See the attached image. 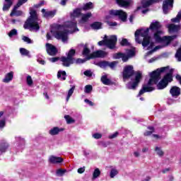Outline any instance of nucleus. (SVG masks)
I'll return each mask as SVG.
<instances>
[{
	"mask_svg": "<svg viewBox=\"0 0 181 181\" xmlns=\"http://www.w3.org/2000/svg\"><path fill=\"white\" fill-rule=\"evenodd\" d=\"M122 77L124 81H127L130 78V81L127 84L128 90H136L141 83V80H142V73L139 71H135L134 66L127 65L123 69Z\"/></svg>",
	"mask_w": 181,
	"mask_h": 181,
	"instance_id": "obj_1",
	"label": "nucleus"
},
{
	"mask_svg": "<svg viewBox=\"0 0 181 181\" xmlns=\"http://www.w3.org/2000/svg\"><path fill=\"white\" fill-rule=\"evenodd\" d=\"M148 28L153 33V39L156 43H166L167 45H170V42L177 37L176 35L164 36L162 37V35H163L162 24L158 21H153Z\"/></svg>",
	"mask_w": 181,
	"mask_h": 181,
	"instance_id": "obj_2",
	"label": "nucleus"
},
{
	"mask_svg": "<svg viewBox=\"0 0 181 181\" xmlns=\"http://www.w3.org/2000/svg\"><path fill=\"white\" fill-rule=\"evenodd\" d=\"M169 70V66L162 67L158 69L156 71H153L150 74V79L147 84H144L142 86V88L139 93V96L142 95L144 93H151L155 90V84H158L159 80H160V74Z\"/></svg>",
	"mask_w": 181,
	"mask_h": 181,
	"instance_id": "obj_3",
	"label": "nucleus"
},
{
	"mask_svg": "<svg viewBox=\"0 0 181 181\" xmlns=\"http://www.w3.org/2000/svg\"><path fill=\"white\" fill-rule=\"evenodd\" d=\"M30 18H28L24 24L25 29H29V30H35V32L39 31L40 27L39 26V23H37V13L36 10L30 9Z\"/></svg>",
	"mask_w": 181,
	"mask_h": 181,
	"instance_id": "obj_4",
	"label": "nucleus"
},
{
	"mask_svg": "<svg viewBox=\"0 0 181 181\" xmlns=\"http://www.w3.org/2000/svg\"><path fill=\"white\" fill-rule=\"evenodd\" d=\"M51 33H52L55 39L62 40V42H67L69 31L64 29L62 25H57L55 26V30L53 28L51 30Z\"/></svg>",
	"mask_w": 181,
	"mask_h": 181,
	"instance_id": "obj_5",
	"label": "nucleus"
},
{
	"mask_svg": "<svg viewBox=\"0 0 181 181\" xmlns=\"http://www.w3.org/2000/svg\"><path fill=\"white\" fill-rule=\"evenodd\" d=\"M172 81H173V69H170L168 73H167L158 82L157 84V89L163 90L164 88H166L169 83H172Z\"/></svg>",
	"mask_w": 181,
	"mask_h": 181,
	"instance_id": "obj_6",
	"label": "nucleus"
},
{
	"mask_svg": "<svg viewBox=\"0 0 181 181\" xmlns=\"http://www.w3.org/2000/svg\"><path fill=\"white\" fill-rule=\"evenodd\" d=\"M107 37H108L105 35V40L98 42V46H106L111 49H115L117 40V35H112L110 39H107Z\"/></svg>",
	"mask_w": 181,
	"mask_h": 181,
	"instance_id": "obj_7",
	"label": "nucleus"
},
{
	"mask_svg": "<svg viewBox=\"0 0 181 181\" xmlns=\"http://www.w3.org/2000/svg\"><path fill=\"white\" fill-rule=\"evenodd\" d=\"M76 54V49H71L67 54V57H62L60 58L61 62H62V66L64 67H70L71 64L74 63V57Z\"/></svg>",
	"mask_w": 181,
	"mask_h": 181,
	"instance_id": "obj_8",
	"label": "nucleus"
},
{
	"mask_svg": "<svg viewBox=\"0 0 181 181\" xmlns=\"http://www.w3.org/2000/svg\"><path fill=\"white\" fill-rule=\"evenodd\" d=\"M139 30V35L144 37L143 42H142V46L143 47H146L148 46V45H150L151 43V36H149V30L150 28H146L145 29H140V30Z\"/></svg>",
	"mask_w": 181,
	"mask_h": 181,
	"instance_id": "obj_9",
	"label": "nucleus"
},
{
	"mask_svg": "<svg viewBox=\"0 0 181 181\" xmlns=\"http://www.w3.org/2000/svg\"><path fill=\"white\" fill-rule=\"evenodd\" d=\"M110 14L114 15V16H118L119 19L122 22H127V13L122 10H111Z\"/></svg>",
	"mask_w": 181,
	"mask_h": 181,
	"instance_id": "obj_10",
	"label": "nucleus"
},
{
	"mask_svg": "<svg viewBox=\"0 0 181 181\" xmlns=\"http://www.w3.org/2000/svg\"><path fill=\"white\" fill-rule=\"evenodd\" d=\"M62 26L64 27V29H66V30H67V29H71L73 33L78 32V28H77V21H66Z\"/></svg>",
	"mask_w": 181,
	"mask_h": 181,
	"instance_id": "obj_11",
	"label": "nucleus"
},
{
	"mask_svg": "<svg viewBox=\"0 0 181 181\" xmlns=\"http://www.w3.org/2000/svg\"><path fill=\"white\" fill-rule=\"evenodd\" d=\"M173 8V0H165L163 3V12L165 15H168Z\"/></svg>",
	"mask_w": 181,
	"mask_h": 181,
	"instance_id": "obj_12",
	"label": "nucleus"
},
{
	"mask_svg": "<svg viewBox=\"0 0 181 181\" xmlns=\"http://www.w3.org/2000/svg\"><path fill=\"white\" fill-rule=\"evenodd\" d=\"M117 61H113L112 62L107 61H102L98 64V66H99L100 67H103V69L105 67H110L112 70H114V69L117 67Z\"/></svg>",
	"mask_w": 181,
	"mask_h": 181,
	"instance_id": "obj_13",
	"label": "nucleus"
},
{
	"mask_svg": "<svg viewBox=\"0 0 181 181\" xmlns=\"http://www.w3.org/2000/svg\"><path fill=\"white\" fill-rule=\"evenodd\" d=\"M46 51L49 56H56L59 52V50H57V48L54 45L49 43L46 44Z\"/></svg>",
	"mask_w": 181,
	"mask_h": 181,
	"instance_id": "obj_14",
	"label": "nucleus"
},
{
	"mask_svg": "<svg viewBox=\"0 0 181 181\" xmlns=\"http://www.w3.org/2000/svg\"><path fill=\"white\" fill-rule=\"evenodd\" d=\"M41 12L46 19H52V18H54L56 13H57V10H52V11H47L45 8L41 10Z\"/></svg>",
	"mask_w": 181,
	"mask_h": 181,
	"instance_id": "obj_15",
	"label": "nucleus"
},
{
	"mask_svg": "<svg viewBox=\"0 0 181 181\" xmlns=\"http://www.w3.org/2000/svg\"><path fill=\"white\" fill-rule=\"evenodd\" d=\"M170 94L173 98H177L181 94V89L180 87L174 86L170 89Z\"/></svg>",
	"mask_w": 181,
	"mask_h": 181,
	"instance_id": "obj_16",
	"label": "nucleus"
},
{
	"mask_svg": "<svg viewBox=\"0 0 181 181\" xmlns=\"http://www.w3.org/2000/svg\"><path fill=\"white\" fill-rule=\"evenodd\" d=\"M105 57V52L103 50H98L90 54L88 57H87V60H90L91 59H95L96 57Z\"/></svg>",
	"mask_w": 181,
	"mask_h": 181,
	"instance_id": "obj_17",
	"label": "nucleus"
},
{
	"mask_svg": "<svg viewBox=\"0 0 181 181\" xmlns=\"http://www.w3.org/2000/svg\"><path fill=\"white\" fill-rule=\"evenodd\" d=\"M114 59H122V62H124V63H126V62H127L128 60H129V56H127V54H125L122 52H117L114 54L113 55Z\"/></svg>",
	"mask_w": 181,
	"mask_h": 181,
	"instance_id": "obj_18",
	"label": "nucleus"
},
{
	"mask_svg": "<svg viewBox=\"0 0 181 181\" xmlns=\"http://www.w3.org/2000/svg\"><path fill=\"white\" fill-rule=\"evenodd\" d=\"M49 162L54 165L62 163L63 162V158L62 157H57L54 156H51L49 158Z\"/></svg>",
	"mask_w": 181,
	"mask_h": 181,
	"instance_id": "obj_19",
	"label": "nucleus"
},
{
	"mask_svg": "<svg viewBox=\"0 0 181 181\" xmlns=\"http://www.w3.org/2000/svg\"><path fill=\"white\" fill-rule=\"evenodd\" d=\"M116 2L121 8H128L131 5V0H116Z\"/></svg>",
	"mask_w": 181,
	"mask_h": 181,
	"instance_id": "obj_20",
	"label": "nucleus"
},
{
	"mask_svg": "<svg viewBox=\"0 0 181 181\" xmlns=\"http://www.w3.org/2000/svg\"><path fill=\"white\" fill-rule=\"evenodd\" d=\"M159 2V0H143L141 1V6L143 8H148V6H151V5H153V4H158Z\"/></svg>",
	"mask_w": 181,
	"mask_h": 181,
	"instance_id": "obj_21",
	"label": "nucleus"
},
{
	"mask_svg": "<svg viewBox=\"0 0 181 181\" xmlns=\"http://www.w3.org/2000/svg\"><path fill=\"white\" fill-rule=\"evenodd\" d=\"M13 5V1L12 0H5L3 6L4 12H6L11 9V6Z\"/></svg>",
	"mask_w": 181,
	"mask_h": 181,
	"instance_id": "obj_22",
	"label": "nucleus"
},
{
	"mask_svg": "<svg viewBox=\"0 0 181 181\" xmlns=\"http://www.w3.org/2000/svg\"><path fill=\"white\" fill-rule=\"evenodd\" d=\"M180 29V25H175V24H170L168 25V30L170 33H175L176 32H179Z\"/></svg>",
	"mask_w": 181,
	"mask_h": 181,
	"instance_id": "obj_23",
	"label": "nucleus"
},
{
	"mask_svg": "<svg viewBox=\"0 0 181 181\" xmlns=\"http://www.w3.org/2000/svg\"><path fill=\"white\" fill-rule=\"evenodd\" d=\"M18 8H19V6H15L11 11V13H10V16H22V11H18Z\"/></svg>",
	"mask_w": 181,
	"mask_h": 181,
	"instance_id": "obj_24",
	"label": "nucleus"
},
{
	"mask_svg": "<svg viewBox=\"0 0 181 181\" xmlns=\"http://www.w3.org/2000/svg\"><path fill=\"white\" fill-rule=\"evenodd\" d=\"M64 131L63 128H59L57 127H53L49 132V135H57L59 132Z\"/></svg>",
	"mask_w": 181,
	"mask_h": 181,
	"instance_id": "obj_25",
	"label": "nucleus"
},
{
	"mask_svg": "<svg viewBox=\"0 0 181 181\" xmlns=\"http://www.w3.org/2000/svg\"><path fill=\"white\" fill-rule=\"evenodd\" d=\"M9 147L8 143L5 141H2L0 144V155H2L4 152H6V149Z\"/></svg>",
	"mask_w": 181,
	"mask_h": 181,
	"instance_id": "obj_26",
	"label": "nucleus"
},
{
	"mask_svg": "<svg viewBox=\"0 0 181 181\" xmlns=\"http://www.w3.org/2000/svg\"><path fill=\"white\" fill-rule=\"evenodd\" d=\"M100 80L105 86H111L112 84V81L107 77V75H103Z\"/></svg>",
	"mask_w": 181,
	"mask_h": 181,
	"instance_id": "obj_27",
	"label": "nucleus"
},
{
	"mask_svg": "<svg viewBox=\"0 0 181 181\" xmlns=\"http://www.w3.org/2000/svg\"><path fill=\"white\" fill-rule=\"evenodd\" d=\"M66 77H67V74H66V71H59L57 73V78L62 80V81H64L66 80Z\"/></svg>",
	"mask_w": 181,
	"mask_h": 181,
	"instance_id": "obj_28",
	"label": "nucleus"
},
{
	"mask_svg": "<svg viewBox=\"0 0 181 181\" xmlns=\"http://www.w3.org/2000/svg\"><path fill=\"white\" fill-rule=\"evenodd\" d=\"M12 78H13V72H10L6 75L3 81L4 83H9V81H12Z\"/></svg>",
	"mask_w": 181,
	"mask_h": 181,
	"instance_id": "obj_29",
	"label": "nucleus"
},
{
	"mask_svg": "<svg viewBox=\"0 0 181 181\" xmlns=\"http://www.w3.org/2000/svg\"><path fill=\"white\" fill-rule=\"evenodd\" d=\"M94 8V5L91 1L86 3L82 7L83 11H90V9H93Z\"/></svg>",
	"mask_w": 181,
	"mask_h": 181,
	"instance_id": "obj_30",
	"label": "nucleus"
},
{
	"mask_svg": "<svg viewBox=\"0 0 181 181\" xmlns=\"http://www.w3.org/2000/svg\"><path fill=\"white\" fill-rule=\"evenodd\" d=\"M90 49H88V44H85L84 46H83V52H82V54L83 56H88V55L90 54Z\"/></svg>",
	"mask_w": 181,
	"mask_h": 181,
	"instance_id": "obj_31",
	"label": "nucleus"
},
{
	"mask_svg": "<svg viewBox=\"0 0 181 181\" xmlns=\"http://www.w3.org/2000/svg\"><path fill=\"white\" fill-rule=\"evenodd\" d=\"M20 53L22 56H27V57H30V52L29 50L25 48H20Z\"/></svg>",
	"mask_w": 181,
	"mask_h": 181,
	"instance_id": "obj_32",
	"label": "nucleus"
},
{
	"mask_svg": "<svg viewBox=\"0 0 181 181\" xmlns=\"http://www.w3.org/2000/svg\"><path fill=\"white\" fill-rule=\"evenodd\" d=\"M100 175H101V171H100L99 168H95L93 173V180L97 179V177H99Z\"/></svg>",
	"mask_w": 181,
	"mask_h": 181,
	"instance_id": "obj_33",
	"label": "nucleus"
},
{
	"mask_svg": "<svg viewBox=\"0 0 181 181\" xmlns=\"http://www.w3.org/2000/svg\"><path fill=\"white\" fill-rule=\"evenodd\" d=\"M91 16H92L91 13H87L86 14H83L81 21L83 22H87V21H88V19H90V18H91Z\"/></svg>",
	"mask_w": 181,
	"mask_h": 181,
	"instance_id": "obj_34",
	"label": "nucleus"
},
{
	"mask_svg": "<svg viewBox=\"0 0 181 181\" xmlns=\"http://www.w3.org/2000/svg\"><path fill=\"white\" fill-rule=\"evenodd\" d=\"M74 90H76V86H73L68 91V94L66 96V101H69L70 100V97L73 95V93H74Z\"/></svg>",
	"mask_w": 181,
	"mask_h": 181,
	"instance_id": "obj_35",
	"label": "nucleus"
},
{
	"mask_svg": "<svg viewBox=\"0 0 181 181\" xmlns=\"http://www.w3.org/2000/svg\"><path fill=\"white\" fill-rule=\"evenodd\" d=\"M90 28H92V29H95V30L101 29V23L94 22L90 25Z\"/></svg>",
	"mask_w": 181,
	"mask_h": 181,
	"instance_id": "obj_36",
	"label": "nucleus"
},
{
	"mask_svg": "<svg viewBox=\"0 0 181 181\" xmlns=\"http://www.w3.org/2000/svg\"><path fill=\"white\" fill-rule=\"evenodd\" d=\"M139 33H141L140 30H136L135 33H134V36H135V40L136 42V43H139V45H142V41H141L139 40Z\"/></svg>",
	"mask_w": 181,
	"mask_h": 181,
	"instance_id": "obj_37",
	"label": "nucleus"
},
{
	"mask_svg": "<svg viewBox=\"0 0 181 181\" xmlns=\"http://www.w3.org/2000/svg\"><path fill=\"white\" fill-rule=\"evenodd\" d=\"M64 118L66 121V124H73L75 122L74 119L71 118L69 115H65Z\"/></svg>",
	"mask_w": 181,
	"mask_h": 181,
	"instance_id": "obj_38",
	"label": "nucleus"
},
{
	"mask_svg": "<svg viewBox=\"0 0 181 181\" xmlns=\"http://www.w3.org/2000/svg\"><path fill=\"white\" fill-rule=\"evenodd\" d=\"M155 151L156 152L157 155H158V156H163V155H165V153H163V151H162L160 147H156Z\"/></svg>",
	"mask_w": 181,
	"mask_h": 181,
	"instance_id": "obj_39",
	"label": "nucleus"
},
{
	"mask_svg": "<svg viewBox=\"0 0 181 181\" xmlns=\"http://www.w3.org/2000/svg\"><path fill=\"white\" fill-rule=\"evenodd\" d=\"M81 15V8H76L74 11L72 16L78 17Z\"/></svg>",
	"mask_w": 181,
	"mask_h": 181,
	"instance_id": "obj_40",
	"label": "nucleus"
},
{
	"mask_svg": "<svg viewBox=\"0 0 181 181\" xmlns=\"http://www.w3.org/2000/svg\"><path fill=\"white\" fill-rule=\"evenodd\" d=\"M91 91H93V86L86 85L85 86V93H86V94H90V93H91Z\"/></svg>",
	"mask_w": 181,
	"mask_h": 181,
	"instance_id": "obj_41",
	"label": "nucleus"
},
{
	"mask_svg": "<svg viewBox=\"0 0 181 181\" xmlns=\"http://www.w3.org/2000/svg\"><path fill=\"white\" fill-rule=\"evenodd\" d=\"M175 57L177 59L178 62H181V46L177 50V52L175 54Z\"/></svg>",
	"mask_w": 181,
	"mask_h": 181,
	"instance_id": "obj_42",
	"label": "nucleus"
},
{
	"mask_svg": "<svg viewBox=\"0 0 181 181\" xmlns=\"http://www.w3.org/2000/svg\"><path fill=\"white\" fill-rule=\"evenodd\" d=\"M117 175H118V170H117L116 169H112L110 170V176L111 178L115 177V176H117Z\"/></svg>",
	"mask_w": 181,
	"mask_h": 181,
	"instance_id": "obj_43",
	"label": "nucleus"
},
{
	"mask_svg": "<svg viewBox=\"0 0 181 181\" xmlns=\"http://www.w3.org/2000/svg\"><path fill=\"white\" fill-rule=\"evenodd\" d=\"M16 35H18V30H16V29L11 30L8 33L9 37H13V36H16Z\"/></svg>",
	"mask_w": 181,
	"mask_h": 181,
	"instance_id": "obj_44",
	"label": "nucleus"
},
{
	"mask_svg": "<svg viewBox=\"0 0 181 181\" xmlns=\"http://www.w3.org/2000/svg\"><path fill=\"white\" fill-rule=\"evenodd\" d=\"M22 40H23V42H25L26 43H28V44L33 43V41L32 40H30V38H29L26 36H23L22 37Z\"/></svg>",
	"mask_w": 181,
	"mask_h": 181,
	"instance_id": "obj_45",
	"label": "nucleus"
},
{
	"mask_svg": "<svg viewBox=\"0 0 181 181\" xmlns=\"http://www.w3.org/2000/svg\"><path fill=\"white\" fill-rule=\"evenodd\" d=\"M26 81H27L28 86H30L33 84V80H32V76H30L29 75L27 76Z\"/></svg>",
	"mask_w": 181,
	"mask_h": 181,
	"instance_id": "obj_46",
	"label": "nucleus"
},
{
	"mask_svg": "<svg viewBox=\"0 0 181 181\" xmlns=\"http://www.w3.org/2000/svg\"><path fill=\"white\" fill-rule=\"evenodd\" d=\"M66 172H67V170H66L59 169L57 170V176H63V175H64V173Z\"/></svg>",
	"mask_w": 181,
	"mask_h": 181,
	"instance_id": "obj_47",
	"label": "nucleus"
},
{
	"mask_svg": "<svg viewBox=\"0 0 181 181\" xmlns=\"http://www.w3.org/2000/svg\"><path fill=\"white\" fill-rule=\"evenodd\" d=\"M87 60H89V59H87V57L86 59H84L78 58L76 59V64H83V63H86Z\"/></svg>",
	"mask_w": 181,
	"mask_h": 181,
	"instance_id": "obj_48",
	"label": "nucleus"
},
{
	"mask_svg": "<svg viewBox=\"0 0 181 181\" xmlns=\"http://www.w3.org/2000/svg\"><path fill=\"white\" fill-rule=\"evenodd\" d=\"M16 139L17 141H19L20 146H21V148H23V146H25V139L21 137H17Z\"/></svg>",
	"mask_w": 181,
	"mask_h": 181,
	"instance_id": "obj_49",
	"label": "nucleus"
},
{
	"mask_svg": "<svg viewBox=\"0 0 181 181\" xmlns=\"http://www.w3.org/2000/svg\"><path fill=\"white\" fill-rule=\"evenodd\" d=\"M49 62H51V63H56V62H59L60 60V57H54L52 58H48Z\"/></svg>",
	"mask_w": 181,
	"mask_h": 181,
	"instance_id": "obj_50",
	"label": "nucleus"
},
{
	"mask_svg": "<svg viewBox=\"0 0 181 181\" xmlns=\"http://www.w3.org/2000/svg\"><path fill=\"white\" fill-rule=\"evenodd\" d=\"M122 46H129V42H128V40L124 38L121 42H120Z\"/></svg>",
	"mask_w": 181,
	"mask_h": 181,
	"instance_id": "obj_51",
	"label": "nucleus"
},
{
	"mask_svg": "<svg viewBox=\"0 0 181 181\" xmlns=\"http://www.w3.org/2000/svg\"><path fill=\"white\" fill-rule=\"evenodd\" d=\"M84 76H86V77H91L93 76V72L91 70H86L83 72Z\"/></svg>",
	"mask_w": 181,
	"mask_h": 181,
	"instance_id": "obj_52",
	"label": "nucleus"
},
{
	"mask_svg": "<svg viewBox=\"0 0 181 181\" xmlns=\"http://www.w3.org/2000/svg\"><path fill=\"white\" fill-rule=\"evenodd\" d=\"M26 2H28V0H18L16 6H22V5H23V4H26Z\"/></svg>",
	"mask_w": 181,
	"mask_h": 181,
	"instance_id": "obj_53",
	"label": "nucleus"
},
{
	"mask_svg": "<svg viewBox=\"0 0 181 181\" xmlns=\"http://www.w3.org/2000/svg\"><path fill=\"white\" fill-rule=\"evenodd\" d=\"M127 56H129V58L134 57V56H135V52L132 49H129L127 51Z\"/></svg>",
	"mask_w": 181,
	"mask_h": 181,
	"instance_id": "obj_54",
	"label": "nucleus"
},
{
	"mask_svg": "<svg viewBox=\"0 0 181 181\" xmlns=\"http://www.w3.org/2000/svg\"><path fill=\"white\" fill-rule=\"evenodd\" d=\"M93 137L95 139H101V138L103 137V135L99 133H95V134H93Z\"/></svg>",
	"mask_w": 181,
	"mask_h": 181,
	"instance_id": "obj_55",
	"label": "nucleus"
},
{
	"mask_svg": "<svg viewBox=\"0 0 181 181\" xmlns=\"http://www.w3.org/2000/svg\"><path fill=\"white\" fill-rule=\"evenodd\" d=\"M45 5V0H42L39 2L38 4L35 5V8H40V6H43Z\"/></svg>",
	"mask_w": 181,
	"mask_h": 181,
	"instance_id": "obj_56",
	"label": "nucleus"
},
{
	"mask_svg": "<svg viewBox=\"0 0 181 181\" xmlns=\"http://www.w3.org/2000/svg\"><path fill=\"white\" fill-rule=\"evenodd\" d=\"M118 136V132L111 134L109 136V139H114V138H117Z\"/></svg>",
	"mask_w": 181,
	"mask_h": 181,
	"instance_id": "obj_57",
	"label": "nucleus"
},
{
	"mask_svg": "<svg viewBox=\"0 0 181 181\" xmlns=\"http://www.w3.org/2000/svg\"><path fill=\"white\" fill-rule=\"evenodd\" d=\"M86 172V167H82L78 169V173H84Z\"/></svg>",
	"mask_w": 181,
	"mask_h": 181,
	"instance_id": "obj_58",
	"label": "nucleus"
},
{
	"mask_svg": "<svg viewBox=\"0 0 181 181\" xmlns=\"http://www.w3.org/2000/svg\"><path fill=\"white\" fill-rule=\"evenodd\" d=\"M85 103H86V104H88V105H90V107H93V105H94V103L88 99H85Z\"/></svg>",
	"mask_w": 181,
	"mask_h": 181,
	"instance_id": "obj_59",
	"label": "nucleus"
},
{
	"mask_svg": "<svg viewBox=\"0 0 181 181\" xmlns=\"http://www.w3.org/2000/svg\"><path fill=\"white\" fill-rule=\"evenodd\" d=\"M37 61L40 64L45 65L46 64V62L41 58H37Z\"/></svg>",
	"mask_w": 181,
	"mask_h": 181,
	"instance_id": "obj_60",
	"label": "nucleus"
},
{
	"mask_svg": "<svg viewBox=\"0 0 181 181\" xmlns=\"http://www.w3.org/2000/svg\"><path fill=\"white\" fill-rule=\"evenodd\" d=\"M107 25H108L109 26H117V25H118V23H117V22L108 21V22H107Z\"/></svg>",
	"mask_w": 181,
	"mask_h": 181,
	"instance_id": "obj_61",
	"label": "nucleus"
},
{
	"mask_svg": "<svg viewBox=\"0 0 181 181\" xmlns=\"http://www.w3.org/2000/svg\"><path fill=\"white\" fill-rule=\"evenodd\" d=\"M16 22H21V19L18 18V19H11V23H12V25H15V23H16Z\"/></svg>",
	"mask_w": 181,
	"mask_h": 181,
	"instance_id": "obj_62",
	"label": "nucleus"
},
{
	"mask_svg": "<svg viewBox=\"0 0 181 181\" xmlns=\"http://www.w3.org/2000/svg\"><path fill=\"white\" fill-rule=\"evenodd\" d=\"M5 127V119L0 120V128H4Z\"/></svg>",
	"mask_w": 181,
	"mask_h": 181,
	"instance_id": "obj_63",
	"label": "nucleus"
},
{
	"mask_svg": "<svg viewBox=\"0 0 181 181\" xmlns=\"http://www.w3.org/2000/svg\"><path fill=\"white\" fill-rule=\"evenodd\" d=\"M176 80H177L181 86V76L179 74H177L175 76Z\"/></svg>",
	"mask_w": 181,
	"mask_h": 181,
	"instance_id": "obj_64",
	"label": "nucleus"
}]
</instances>
